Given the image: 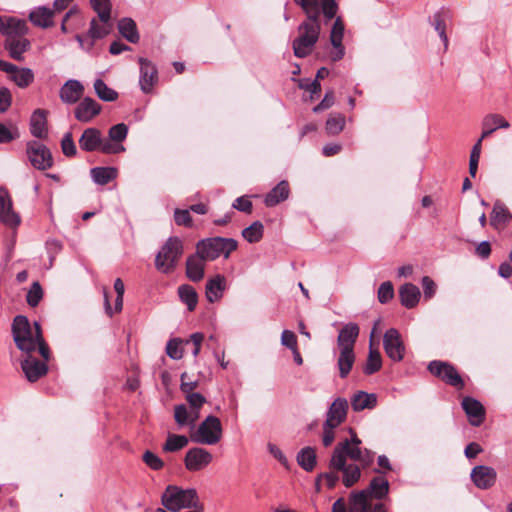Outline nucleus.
<instances>
[{"label": "nucleus", "instance_id": "obj_1", "mask_svg": "<svg viewBox=\"0 0 512 512\" xmlns=\"http://www.w3.org/2000/svg\"><path fill=\"white\" fill-rule=\"evenodd\" d=\"M11 330L14 343L22 353L29 355L38 350L43 359H50V350L38 322L31 324L26 316L17 315L13 319Z\"/></svg>", "mask_w": 512, "mask_h": 512}, {"label": "nucleus", "instance_id": "obj_2", "mask_svg": "<svg viewBox=\"0 0 512 512\" xmlns=\"http://www.w3.org/2000/svg\"><path fill=\"white\" fill-rule=\"evenodd\" d=\"M359 335V326L356 323L346 324L339 332L337 345L340 349L337 365L341 378H346L355 362L354 345Z\"/></svg>", "mask_w": 512, "mask_h": 512}, {"label": "nucleus", "instance_id": "obj_3", "mask_svg": "<svg viewBox=\"0 0 512 512\" xmlns=\"http://www.w3.org/2000/svg\"><path fill=\"white\" fill-rule=\"evenodd\" d=\"M388 492L389 482L385 477L373 478L366 489L351 494L349 512H370L374 506L372 498L383 499Z\"/></svg>", "mask_w": 512, "mask_h": 512}, {"label": "nucleus", "instance_id": "obj_4", "mask_svg": "<svg viewBox=\"0 0 512 512\" xmlns=\"http://www.w3.org/2000/svg\"><path fill=\"white\" fill-rule=\"evenodd\" d=\"M321 25L319 20L306 19L297 29V37L292 42L294 55L298 58L309 56L319 40Z\"/></svg>", "mask_w": 512, "mask_h": 512}, {"label": "nucleus", "instance_id": "obj_5", "mask_svg": "<svg viewBox=\"0 0 512 512\" xmlns=\"http://www.w3.org/2000/svg\"><path fill=\"white\" fill-rule=\"evenodd\" d=\"M184 252L183 242L177 236L169 237L155 257V267L163 274H170L178 265Z\"/></svg>", "mask_w": 512, "mask_h": 512}, {"label": "nucleus", "instance_id": "obj_6", "mask_svg": "<svg viewBox=\"0 0 512 512\" xmlns=\"http://www.w3.org/2000/svg\"><path fill=\"white\" fill-rule=\"evenodd\" d=\"M198 502L199 499L195 489H182L175 485L167 486L161 496L162 505L171 512L197 507Z\"/></svg>", "mask_w": 512, "mask_h": 512}, {"label": "nucleus", "instance_id": "obj_7", "mask_svg": "<svg viewBox=\"0 0 512 512\" xmlns=\"http://www.w3.org/2000/svg\"><path fill=\"white\" fill-rule=\"evenodd\" d=\"M237 241L232 238L213 237L202 239L196 244V251L206 261H213L220 256L227 259L236 250Z\"/></svg>", "mask_w": 512, "mask_h": 512}, {"label": "nucleus", "instance_id": "obj_8", "mask_svg": "<svg viewBox=\"0 0 512 512\" xmlns=\"http://www.w3.org/2000/svg\"><path fill=\"white\" fill-rule=\"evenodd\" d=\"M223 430L219 418L213 415L207 416L198 426L196 431L191 433V441L197 444L215 445L222 438Z\"/></svg>", "mask_w": 512, "mask_h": 512}, {"label": "nucleus", "instance_id": "obj_9", "mask_svg": "<svg viewBox=\"0 0 512 512\" xmlns=\"http://www.w3.org/2000/svg\"><path fill=\"white\" fill-rule=\"evenodd\" d=\"M351 433L352 437L350 440L345 439L344 441H341L334 449L340 450V453L346 462L349 458L354 462H358L362 467H366L373 462L374 453L367 449L362 450L360 447L361 440L352 430Z\"/></svg>", "mask_w": 512, "mask_h": 512}, {"label": "nucleus", "instance_id": "obj_10", "mask_svg": "<svg viewBox=\"0 0 512 512\" xmlns=\"http://www.w3.org/2000/svg\"><path fill=\"white\" fill-rule=\"evenodd\" d=\"M329 467L337 472H342V482L347 488L354 486L360 480L363 468L360 464L347 463L339 449L333 450Z\"/></svg>", "mask_w": 512, "mask_h": 512}, {"label": "nucleus", "instance_id": "obj_11", "mask_svg": "<svg viewBox=\"0 0 512 512\" xmlns=\"http://www.w3.org/2000/svg\"><path fill=\"white\" fill-rule=\"evenodd\" d=\"M307 15L306 19L319 20L322 13L327 21L332 20L337 12L335 0H294Z\"/></svg>", "mask_w": 512, "mask_h": 512}, {"label": "nucleus", "instance_id": "obj_12", "mask_svg": "<svg viewBox=\"0 0 512 512\" xmlns=\"http://www.w3.org/2000/svg\"><path fill=\"white\" fill-rule=\"evenodd\" d=\"M428 370L448 385L460 390L464 388V381L456 368L443 361L434 360L428 365Z\"/></svg>", "mask_w": 512, "mask_h": 512}, {"label": "nucleus", "instance_id": "obj_13", "mask_svg": "<svg viewBox=\"0 0 512 512\" xmlns=\"http://www.w3.org/2000/svg\"><path fill=\"white\" fill-rule=\"evenodd\" d=\"M26 153L31 165L38 170L44 171L53 166V157L50 150L39 141H29Z\"/></svg>", "mask_w": 512, "mask_h": 512}, {"label": "nucleus", "instance_id": "obj_14", "mask_svg": "<svg viewBox=\"0 0 512 512\" xmlns=\"http://www.w3.org/2000/svg\"><path fill=\"white\" fill-rule=\"evenodd\" d=\"M0 71L5 72L9 79L21 89L27 88L34 81V73L32 69L27 67H18L1 59Z\"/></svg>", "mask_w": 512, "mask_h": 512}, {"label": "nucleus", "instance_id": "obj_15", "mask_svg": "<svg viewBox=\"0 0 512 512\" xmlns=\"http://www.w3.org/2000/svg\"><path fill=\"white\" fill-rule=\"evenodd\" d=\"M383 346L387 356L399 362L404 358L405 346L397 329H388L383 337Z\"/></svg>", "mask_w": 512, "mask_h": 512}, {"label": "nucleus", "instance_id": "obj_16", "mask_svg": "<svg viewBox=\"0 0 512 512\" xmlns=\"http://www.w3.org/2000/svg\"><path fill=\"white\" fill-rule=\"evenodd\" d=\"M213 455L206 449L193 447L185 455V468L190 472H197L205 469L211 464Z\"/></svg>", "mask_w": 512, "mask_h": 512}, {"label": "nucleus", "instance_id": "obj_17", "mask_svg": "<svg viewBox=\"0 0 512 512\" xmlns=\"http://www.w3.org/2000/svg\"><path fill=\"white\" fill-rule=\"evenodd\" d=\"M0 222L8 227L19 226L21 218L13 209V202L9 192L0 187Z\"/></svg>", "mask_w": 512, "mask_h": 512}, {"label": "nucleus", "instance_id": "obj_18", "mask_svg": "<svg viewBox=\"0 0 512 512\" xmlns=\"http://www.w3.org/2000/svg\"><path fill=\"white\" fill-rule=\"evenodd\" d=\"M138 62L140 64V89L146 94L151 93L158 82L157 68L151 61L143 57H140Z\"/></svg>", "mask_w": 512, "mask_h": 512}, {"label": "nucleus", "instance_id": "obj_19", "mask_svg": "<svg viewBox=\"0 0 512 512\" xmlns=\"http://www.w3.org/2000/svg\"><path fill=\"white\" fill-rule=\"evenodd\" d=\"M102 111V106L93 98H83L74 109L75 118L82 123L91 122Z\"/></svg>", "mask_w": 512, "mask_h": 512}, {"label": "nucleus", "instance_id": "obj_20", "mask_svg": "<svg viewBox=\"0 0 512 512\" xmlns=\"http://www.w3.org/2000/svg\"><path fill=\"white\" fill-rule=\"evenodd\" d=\"M48 361L49 360L45 359L42 361L38 360L31 354L27 355V357L21 362V368L27 380L30 382H35L41 377L45 376L48 372Z\"/></svg>", "mask_w": 512, "mask_h": 512}, {"label": "nucleus", "instance_id": "obj_21", "mask_svg": "<svg viewBox=\"0 0 512 512\" xmlns=\"http://www.w3.org/2000/svg\"><path fill=\"white\" fill-rule=\"evenodd\" d=\"M470 477L477 488L489 489L496 482L497 472L490 466L478 465L472 469Z\"/></svg>", "mask_w": 512, "mask_h": 512}, {"label": "nucleus", "instance_id": "obj_22", "mask_svg": "<svg viewBox=\"0 0 512 512\" xmlns=\"http://www.w3.org/2000/svg\"><path fill=\"white\" fill-rule=\"evenodd\" d=\"M344 36V24L340 17H337L334 21V24L331 29L330 41L334 48L331 52L332 61H339L344 57L345 50L342 45V40Z\"/></svg>", "mask_w": 512, "mask_h": 512}, {"label": "nucleus", "instance_id": "obj_23", "mask_svg": "<svg viewBox=\"0 0 512 512\" xmlns=\"http://www.w3.org/2000/svg\"><path fill=\"white\" fill-rule=\"evenodd\" d=\"M112 29L113 23L111 19L93 18L90 21V27L87 32V37L91 40L87 48L90 49L96 40L109 35Z\"/></svg>", "mask_w": 512, "mask_h": 512}, {"label": "nucleus", "instance_id": "obj_24", "mask_svg": "<svg viewBox=\"0 0 512 512\" xmlns=\"http://www.w3.org/2000/svg\"><path fill=\"white\" fill-rule=\"evenodd\" d=\"M0 33L6 38L25 36L28 33V26L24 20L13 17H0Z\"/></svg>", "mask_w": 512, "mask_h": 512}, {"label": "nucleus", "instance_id": "obj_25", "mask_svg": "<svg viewBox=\"0 0 512 512\" xmlns=\"http://www.w3.org/2000/svg\"><path fill=\"white\" fill-rule=\"evenodd\" d=\"M462 408L471 425L480 426L484 422L485 409L478 400L471 397H465L462 400Z\"/></svg>", "mask_w": 512, "mask_h": 512}, {"label": "nucleus", "instance_id": "obj_26", "mask_svg": "<svg viewBox=\"0 0 512 512\" xmlns=\"http://www.w3.org/2000/svg\"><path fill=\"white\" fill-rule=\"evenodd\" d=\"M4 47L9 52L11 58L17 61H23L24 53L31 48V42L25 38V36L10 37L6 38Z\"/></svg>", "mask_w": 512, "mask_h": 512}, {"label": "nucleus", "instance_id": "obj_27", "mask_svg": "<svg viewBox=\"0 0 512 512\" xmlns=\"http://www.w3.org/2000/svg\"><path fill=\"white\" fill-rule=\"evenodd\" d=\"M84 86L78 80L70 79L60 89V99L66 104H75L83 96Z\"/></svg>", "mask_w": 512, "mask_h": 512}, {"label": "nucleus", "instance_id": "obj_28", "mask_svg": "<svg viewBox=\"0 0 512 512\" xmlns=\"http://www.w3.org/2000/svg\"><path fill=\"white\" fill-rule=\"evenodd\" d=\"M348 401L345 398L338 397L330 405L327 415L326 422L339 426L342 424L347 416Z\"/></svg>", "mask_w": 512, "mask_h": 512}, {"label": "nucleus", "instance_id": "obj_29", "mask_svg": "<svg viewBox=\"0 0 512 512\" xmlns=\"http://www.w3.org/2000/svg\"><path fill=\"white\" fill-rule=\"evenodd\" d=\"M206 260L196 251L186 260V275L193 282H199L203 279L205 273Z\"/></svg>", "mask_w": 512, "mask_h": 512}, {"label": "nucleus", "instance_id": "obj_30", "mask_svg": "<svg viewBox=\"0 0 512 512\" xmlns=\"http://www.w3.org/2000/svg\"><path fill=\"white\" fill-rule=\"evenodd\" d=\"M226 286V278L221 274H217L208 279L205 286L207 300L210 303L219 301L223 296Z\"/></svg>", "mask_w": 512, "mask_h": 512}, {"label": "nucleus", "instance_id": "obj_31", "mask_svg": "<svg viewBox=\"0 0 512 512\" xmlns=\"http://www.w3.org/2000/svg\"><path fill=\"white\" fill-rule=\"evenodd\" d=\"M47 111L36 109L30 118V132L38 139H45L48 136Z\"/></svg>", "mask_w": 512, "mask_h": 512}, {"label": "nucleus", "instance_id": "obj_32", "mask_svg": "<svg viewBox=\"0 0 512 512\" xmlns=\"http://www.w3.org/2000/svg\"><path fill=\"white\" fill-rule=\"evenodd\" d=\"M512 221V213L500 201L494 203L491 215L490 224L497 230L504 229Z\"/></svg>", "mask_w": 512, "mask_h": 512}, {"label": "nucleus", "instance_id": "obj_33", "mask_svg": "<svg viewBox=\"0 0 512 512\" xmlns=\"http://www.w3.org/2000/svg\"><path fill=\"white\" fill-rule=\"evenodd\" d=\"M102 134L99 129L90 127L83 131L79 138L80 149L85 152L97 151L101 146Z\"/></svg>", "mask_w": 512, "mask_h": 512}, {"label": "nucleus", "instance_id": "obj_34", "mask_svg": "<svg viewBox=\"0 0 512 512\" xmlns=\"http://www.w3.org/2000/svg\"><path fill=\"white\" fill-rule=\"evenodd\" d=\"M510 127L509 122L500 114H488L482 121V139H485L497 129H507Z\"/></svg>", "mask_w": 512, "mask_h": 512}, {"label": "nucleus", "instance_id": "obj_35", "mask_svg": "<svg viewBox=\"0 0 512 512\" xmlns=\"http://www.w3.org/2000/svg\"><path fill=\"white\" fill-rule=\"evenodd\" d=\"M351 407L355 412L362 411L364 409H373L376 407L378 397L375 393H367L365 391H357L351 397Z\"/></svg>", "mask_w": 512, "mask_h": 512}, {"label": "nucleus", "instance_id": "obj_36", "mask_svg": "<svg viewBox=\"0 0 512 512\" xmlns=\"http://www.w3.org/2000/svg\"><path fill=\"white\" fill-rule=\"evenodd\" d=\"M290 194V188L287 181H280L264 198L267 207H274L285 201Z\"/></svg>", "mask_w": 512, "mask_h": 512}, {"label": "nucleus", "instance_id": "obj_37", "mask_svg": "<svg viewBox=\"0 0 512 512\" xmlns=\"http://www.w3.org/2000/svg\"><path fill=\"white\" fill-rule=\"evenodd\" d=\"M174 418L178 426H189L193 429L200 417L196 412L189 410L186 405L180 404L174 408Z\"/></svg>", "mask_w": 512, "mask_h": 512}, {"label": "nucleus", "instance_id": "obj_38", "mask_svg": "<svg viewBox=\"0 0 512 512\" xmlns=\"http://www.w3.org/2000/svg\"><path fill=\"white\" fill-rule=\"evenodd\" d=\"M420 295L419 288L411 283L404 284L399 290L402 305L409 309L418 304Z\"/></svg>", "mask_w": 512, "mask_h": 512}, {"label": "nucleus", "instance_id": "obj_39", "mask_svg": "<svg viewBox=\"0 0 512 512\" xmlns=\"http://www.w3.org/2000/svg\"><path fill=\"white\" fill-rule=\"evenodd\" d=\"M379 320L375 323L372 332H371V340H370V350L367 358L366 365L364 367V373L367 375H371L377 372L382 366V359L380 352L376 349L372 348V338L374 333L376 332L377 325L379 324Z\"/></svg>", "mask_w": 512, "mask_h": 512}, {"label": "nucleus", "instance_id": "obj_40", "mask_svg": "<svg viewBox=\"0 0 512 512\" xmlns=\"http://www.w3.org/2000/svg\"><path fill=\"white\" fill-rule=\"evenodd\" d=\"M92 180L98 185H106L118 175L115 167H94L90 170Z\"/></svg>", "mask_w": 512, "mask_h": 512}, {"label": "nucleus", "instance_id": "obj_41", "mask_svg": "<svg viewBox=\"0 0 512 512\" xmlns=\"http://www.w3.org/2000/svg\"><path fill=\"white\" fill-rule=\"evenodd\" d=\"M53 15V10L46 7H38L30 13L29 18L34 25L47 28L53 25Z\"/></svg>", "mask_w": 512, "mask_h": 512}, {"label": "nucleus", "instance_id": "obj_42", "mask_svg": "<svg viewBox=\"0 0 512 512\" xmlns=\"http://www.w3.org/2000/svg\"><path fill=\"white\" fill-rule=\"evenodd\" d=\"M114 289L117 293L115 300L114 310L111 308L107 293H104V304L106 313L111 317L115 312H120L123 308V295L125 291L124 283L120 278H117L114 282Z\"/></svg>", "mask_w": 512, "mask_h": 512}, {"label": "nucleus", "instance_id": "obj_43", "mask_svg": "<svg viewBox=\"0 0 512 512\" xmlns=\"http://www.w3.org/2000/svg\"><path fill=\"white\" fill-rule=\"evenodd\" d=\"M120 34L129 42L137 43L139 41V33L136 23L131 18H123L118 22Z\"/></svg>", "mask_w": 512, "mask_h": 512}, {"label": "nucleus", "instance_id": "obj_44", "mask_svg": "<svg viewBox=\"0 0 512 512\" xmlns=\"http://www.w3.org/2000/svg\"><path fill=\"white\" fill-rule=\"evenodd\" d=\"M346 119L341 113H331L325 123V130L328 135L340 134L345 128Z\"/></svg>", "mask_w": 512, "mask_h": 512}, {"label": "nucleus", "instance_id": "obj_45", "mask_svg": "<svg viewBox=\"0 0 512 512\" xmlns=\"http://www.w3.org/2000/svg\"><path fill=\"white\" fill-rule=\"evenodd\" d=\"M178 295L180 300L187 306L189 311H193L198 303V295L196 290L190 285H181L178 287Z\"/></svg>", "mask_w": 512, "mask_h": 512}, {"label": "nucleus", "instance_id": "obj_46", "mask_svg": "<svg viewBox=\"0 0 512 512\" xmlns=\"http://www.w3.org/2000/svg\"><path fill=\"white\" fill-rule=\"evenodd\" d=\"M297 462L305 471H312L316 466V452L311 447L301 449L297 454Z\"/></svg>", "mask_w": 512, "mask_h": 512}, {"label": "nucleus", "instance_id": "obj_47", "mask_svg": "<svg viewBox=\"0 0 512 512\" xmlns=\"http://www.w3.org/2000/svg\"><path fill=\"white\" fill-rule=\"evenodd\" d=\"M188 443L189 439L185 435L169 434L163 445V451L177 452L186 447Z\"/></svg>", "mask_w": 512, "mask_h": 512}, {"label": "nucleus", "instance_id": "obj_48", "mask_svg": "<svg viewBox=\"0 0 512 512\" xmlns=\"http://www.w3.org/2000/svg\"><path fill=\"white\" fill-rule=\"evenodd\" d=\"M263 231V224L260 221H255L242 231V236L249 243H256L262 239Z\"/></svg>", "mask_w": 512, "mask_h": 512}, {"label": "nucleus", "instance_id": "obj_49", "mask_svg": "<svg viewBox=\"0 0 512 512\" xmlns=\"http://www.w3.org/2000/svg\"><path fill=\"white\" fill-rule=\"evenodd\" d=\"M94 90L97 96L103 101L112 102L118 98V93L108 87L102 79H97L94 82Z\"/></svg>", "mask_w": 512, "mask_h": 512}, {"label": "nucleus", "instance_id": "obj_50", "mask_svg": "<svg viewBox=\"0 0 512 512\" xmlns=\"http://www.w3.org/2000/svg\"><path fill=\"white\" fill-rule=\"evenodd\" d=\"M91 6L97 13L96 18L111 19L110 0H90Z\"/></svg>", "mask_w": 512, "mask_h": 512}, {"label": "nucleus", "instance_id": "obj_51", "mask_svg": "<svg viewBox=\"0 0 512 512\" xmlns=\"http://www.w3.org/2000/svg\"><path fill=\"white\" fill-rule=\"evenodd\" d=\"M127 134L128 127L124 123H119L112 126L108 132L109 139L113 142H117L118 144H121V142H123L126 139Z\"/></svg>", "mask_w": 512, "mask_h": 512}, {"label": "nucleus", "instance_id": "obj_52", "mask_svg": "<svg viewBox=\"0 0 512 512\" xmlns=\"http://www.w3.org/2000/svg\"><path fill=\"white\" fill-rule=\"evenodd\" d=\"M185 398L189 405V410L194 411L200 415V409L206 403V398L198 392L186 394Z\"/></svg>", "mask_w": 512, "mask_h": 512}, {"label": "nucleus", "instance_id": "obj_53", "mask_svg": "<svg viewBox=\"0 0 512 512\" xmlns=\"http://www.w3.org/2000/svg\"><path fill=\"white\" fill-rule=\"evenodd\" d=\"M298 86L310 93V99L313 100L315 96H318L321 92V84L317 79L309 81L308 79L298 80Z\"/></svg>", "mask_w": 512, "mask_h": 512}, {"label": "nucleus", "instance_id": "obj_54", "mask_svg": "<svg viewBox=\"0 0 512 512\" xmlns=\"http://www.w3.org/2000/svg\"><path fill=\"white\" fill-rule=\"evenodd\" d=\"M43 297V290L38 282H33L26 296L27 303L31 307L39 304Z\"/></svg>", "mask_w": 512, "mask_h": 512}, {"label": "nucleus", "instance_id": "obj_55", "mask_svg": "<svg viewBox=\"0 0 512 512\" xmlns=\"http://www.w3.org/2000/svg\"><path fill=\"white\" fill-rule=\"evenodd\" d=\"M61 150L67 157H74L77 154V148L71 132H67L61 140Z\"/></svg>", "mask_w": 512, "mask_h": 512}, {"label": "nucleus", "instance_id": "obj_56", "mask_svg": "<svg viewBox=\"0 0 512 512\" xmlns=\"http://www.w3.org/2000/svg\"><path fill=\"white\" fill-rule=\"evenodd\" d=\"M167 355L174 359L179 360L183 357V349L181 347V341L179 339H171L166 345Z\"/></svg>", "mask_w": 512, "mask_h": 512}, {"label": "nucleus", "instance_id": "obj_57", "mask_svg": "<svg viewBox=\"0 0 512 512\" xmlns=\"http://www.w3.org/2000/svg\"><path fill=\"white\" fill-rule=\"evenodd\" d=\"M394 296V289L391 282H383L378 289V300L380 303L385 304L389 302Z\"/></svg>", "mask_w": 512, "mask_h": 512}, {"label": "nucleus", "instance_id": "obj_58", "mask_svg": "<svg viewBox=\"0 0 512 512\" xmlns=\"http://www.w3.org/2000/svg\"><path fill=\"white\" fill-rule=\"evenodd\" d=\"M433 25H434L435 30L438 32L441 40L443 41L444 47L446 49L448 46V37L446 34V25H445V22H444L440 12H437L434 15V24Z\"/></svg>", "mask_w": 512, "mask_h": 512}, {"label": "nucleus", "instance_id": "obj_59", "mask_svg": "<svg viewBox=\"0 0 512 512\" xmlns=\"http://www.w3.org/2000/svg\"><path fill=\"white\" fill-rule=\"evenodd\" d=\"M144 463L153 470H160L164 466V462L153 452L147 450L143 454Z\"/></svg>", "mask_w": 512, "mask_h": 512}, {"label": "nucleus", "instance_id": "obj_60", "mask_svg": "<svg viewBox=\"0 0 512 512\" xmlns=\"http://www.w3.org/2000/svg\"><path fill=\"white\" fill-rule=\"evenodd\" d=\"M335 103V96L332 89L326 91L324 98L321 102L313 108L314 113H319L321 111L327 110L331 108Z\"/></svg>", "mask_w": 512, "mask_h": 512}, {"label": "nucleus", "instance_id": "obj_61", "mask_svg": "<svg viewBox=\"0 0 512 512\" xmlns=\"http://www.w3.org/2000/svg\"><path fill=\"white\" fill-rule=\"evenodd\" d=\"M180 389L186 395L194 393V390L198 387V380H192L187 372L181 374Z\"/></svg>", "mask_w": 512, "mask_h": 512}, {"label": "nucleus", "instance_id": "obj_62", "mask_svg": "<svg viewBox=\"0 0 512 512\" xmlns=\"http://www.w3.org/2000/svg\"><path fill=\"white\" fill-rule=\"evenodd\" d=\"M174 220L177 225L191 227L192 226V217L190 215V211L176 209L174 212Z\"/></svg>", "mask_w": 512, "mask_h": 512}, {"label": "nucleus", "instance_id": "obj_63", "mask_svg": "<svg viewBox=\"0 0 512 512\" xmlns=\"http://www.w3.org/2000/svg\"><path fill=\"white\" fill-rule=\"evenodd\" d=\"M98 150L106 154H117L123 152L125 148L117 142L112 143L111 140L108 141L101 138V146H99Z\"/></svg>", "mask_w": 512, "mask_h": 512}, {"label": "nucleus", "instance_id": "obj_64", "mask_svg": "<svg viewBox=\"0 0 512 512\" xmlns=\"http://www.w3.org/2000/svg\"><path fill=\"white\" fill-rule=\"evenodd\" d=\"M338 426L337 425H334V424H329L328 422H324L323 424V437H322V442H323V445L325 447H328L330 446L334 439H335V433H334V430L335 428H337Z\"/></svg>", "mask_w": 512, "mask_h": 512}]
</instances>
